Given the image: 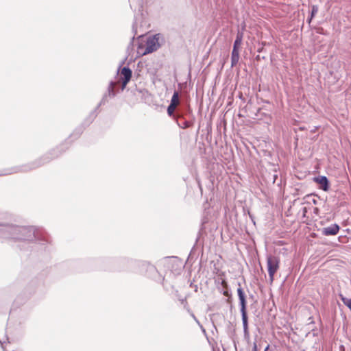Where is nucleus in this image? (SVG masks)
Here are the masks:
<instances>
[{
    "mask_svg": "<svg viewBox=\"0 0 351 351\" xmlns=\"http://www.w3.org/2000/svg\"><path fill=\"white\" fill-rule=\"evenodd\" d=\"M116 82L113 80L110 81L106 93L103 95L101 101L99 103V106H104L108 102V98L114 97L119 93L121 92L119 89L115 90Z\"/></svg>",
    "mask_w": 351,
    "mask_h": 351,
    "instance_id": "ddd939ff",
    "label": "nucleus"
},
{
    "mask_svg": "<svg viewBox=\"0 0 351 351\" xmlns=\"http://www.w3.org/2000/svg\"><path fill=\"white\" fill-rule=\"evenodd\" d=\"M217 289L224 296H231L232 295V291H231V289L228 285L221 287H217Z\"/></svg>",
    "mask_w": 351,
    "mask_h": 351,
    "instance_id": "aec40b11",
    "label": "nucleus"
},
{
    "mask_svg": "<svg viewBox=\"0 0 351 351\" xmlns=\"http://www.w3.org/2000/svg\"><path fill=\"white\" fill-rule=\"evenodd\" d=\"M167 113L182 129L192 128L195 124V117L189 102L180 101L177 90L173 91L170 103L167 108Z\"/></svg>",
    "mask_w": 351,
    "mask_h": 351,
    "instance_id": "f03ea898",
    "label": "nucleus"
},
{
    "mask_svg": "<svg viewBox=\"0 0 351 351\" xmlns=\"http://www.w3.org/2000/svg\"><path fill=\"white\" fill-rule=\"evenodd\" d=\"M195 291H197V285H195Z\"/></svg>",
    "mask_w": 351,
    "mask_h": 351,
    "instance_id": "864d4df0",
    "label": "nucleus"
},
{
    "mask_svg": "<svg viewBox=\"0 0 351 351\" xmlns=\"http://www.w3.org/2000/svg\"><path fill=\"white\" fill-rule=\"evenodd\" d=\"M339 297L340 300L342 301L343 304L346 306L349 310L351 311V298H347L344 296L342 293L339 294Z\"/></svg>",
    "mask_w": 351,
    "mask_h": 351,
    "instance_id": "412c9836",
    "label": "nucleus"
},
{
    "mask_svg": "<svg viewBox=\"0 0 351 351\" xmlns=\"http://www.w3.org/2000/svg\"><path fill=\"white\" fill-rule=\"evenodd\" d=\"M319 208H314V213L317 214L318 212H319Z\"/></svg>",
    "mask_w": 351,
    "mask_h": 351,
    "instance_id": "a18cd8bd",
    "label": "nucleus"
},
{
    "mask_svg": "<svg viewBox=\"0 0 351 351\" xmlns=\"http://www.w3.org/2000/svg\"><path fill=\"white\" fill-rule=\"evenodd\" d=\"M280 184H281V182L278 183L277 185L279 186H280Z\"/></svg>",
    "mask_w": 351,
    "mask_h": 351,
    "instance_id": "6e6d98bb",
    "label": "nucleus"
},
{
    "mask_svg": "<svg viewBox=\"0 0 351 351\" xmlns=\"http://www.w3.org/2000/svg\"><path fill=\"white\" fill-rule=\"evenodd\" d=\"M250 298H253V297H254V296H253V295H250Z\"/></svg>",
    "mask_w": 351,
    "mask_h": 351,
    "instance_id": "4d7b16f0",
    "label": "nucleus"
},
{
    "mask_svg": "<svg viewBox=\"0 0 351 351\" xmlns=\"http://www.w3.org/2000/svg\"><path fill=\"white\" fill-rule=\"evenodd\" d=\"M308 333H312L313 337H317L319 335L318 329L316 327H315L313 329H311V332H309Z\"/></svg>",
    "mask_w": 351,
    "mask_h": 351,
    "instance_id": "c85d7f7f",
    "label": "nucleus"
},
{
    "mask_svg": "<svg viewBox=\"0 0 351 351\" xmlns=\"http://www.w3.org/2000/svg\"><path fill=\"white\" fill-rule=\"evenodd\" d=\"M215 270L216 271V273L219 272V268H217L216 267H215Z\"/></svg>",
    "mask_w": 351,
    "mask_h": 351,
    "instance_id": "de8ad7c7",
    "label": "nucleus"
},
{
    "mask_svg": "<svg viewBox=\"0 0 351 351\" xmlns=\"http://www.w3.org/2000/svg\"><path fill=\"white\" fill-rule=\"evenodd\" d=\"M308 320L309 321L308 325H311V324H315V321H314V319L312 316L309 317Z\"/></svg>",
    "mask_w": 351,
    "mask_h": 351,
    "instance_id": "f704fd0d",
    "label": "nucleus"
},
{
    "mask_svg": "<svg viewBox=\"0 0 351 351\" xmlns=\"http://www.w3.org/2000/svg\"><path fill=\"white\" fill-rule=\"evenodd\" d=\"M165 42L166 38L163 34L156 33L149 36L146 39L143 54H149L156 51Z\"/></svg>",
    "mask_w": 351,
    "mask_h": 351,
    "instance_id": "0eeeda50",
    "label": "nucleus"
},
{
    "mask_svg": "<svg viewBox=\"0 0 351 351\" xmlns=\"http://www.w3.org/2000/svg\"><path fill=\"white\" fill-rule=\"evenodd\" d=\"M48 272L46 270L36 275H29L26 271H22L18 278L19 285L25 284L21 293L17 295L14 301V305L19 306L25 303L38 289L45 286V279Z\"/></svg>",
    "mask_w": 351,
    "mask_h": 351,
    "instance_id": "20e7f679",
    "label": "nucleus"
},
{
    "mask_svg": "<svg viewBox=\"0 0 351 351\" xmlns=\"http://www.w3.org/2000/svg\"><path fill=\"white\" fill-rule=\"evenodd\" d=\"M313 195V193H311V194H308V195H306L305 196V198H308V197H310L311 196H312Z\"/></svg>",
    "mask_w": 351,
    "mask_h": 351,
    "instance_id": "49530a36",
    "label": "nucleus"
},
{
    "mask_svg": "<svg viewBox=\"0 0 351 351\" xmlns=\"http://www.w3.org/2000/svg\"><path fill=\"white\" fill-rule=\"evenodd\" d=\"M341 228L340 226L337 223H332L329 226L324 227L319 230L324 236H335L337 235Z\"/></svg>",
    "mask_w": 351,
    "mask_h": 351,
    "instance_id": "2eb2a0df",
    "label": "nucleus"
},
{
    "mask_svg": "<svg viewBox=\"0 0 351 351\" xmlns=\"http://www.w3.org/2000/svg\"><path fill=\"white\" fill-rule=\"evenodd\" d=\"M238 288L237 289V296L239 302L240 312L241 315L242 324L245 338L250 337L249 322L247 315V296L244 289L241 287V282H238Z\"/></svg>",
    "mask_w": 351,
    "mask_h": 351,
    "instance_id": "423d86ee",
    "label": "nucleus"
},
{
    "mask_svg": "<svg viewBox=\"0 0 351 351\" xmlns=\"http://www.w3.org/2000/svg\"><path fill=\"white\" fill-rule=\"evenodd\" d=\"M311 202L315 205H317L318 204V200L315 198L312 199Z\"/></svg>",
    "mask_w": 351,
    "mask_h": 351,
    "instance_id": "ea45409f",
    "label": "nucleus"
},
{
    "mask_svg": "<svg viewBox=\"0 0 351 351\" xmlns=\"http://www.w3.org/2000/svg\"><path fill=\"white\" fill-rule=\"evenodd\" d=\"M135 259L128 257H114V272H132Z\"/></svg>",
    "mask_w": 351,
    "mask_h": 351,
    "instance_id": "6e6552de",
    "label": "nucleus"
},
{
    "mask_svg": "<svg viewBox=\"0 0 351 351\" xmlns=\"http://www.w3.org/2000/svg\"><path fill=\"white\" fill-rule=\"evenodd\" d=\"M233 343H234V347L236 348V347H237V346H236V341H235L234 340H233Z\"/></svg>",
    "mask_w": 351,
    "mask_h": 351,
    "instance_id": "603ef678",
    "label": "nucleus"
},
{
    "mask_svg": "<svg viewBox=\"0 0 351 351\" xmlns=\"http://www.w3.org/2000/svg\"><path fill=\"white\" fill-rule=\"evenodd\" d=\"M318 9H319L318 5H313L311 6V12H310L309 14L315 16L316 14H317Z\"/></svg>",
    "mask_w": 351,
    "mask_h": 351,
    "instance_id": "393cba45",
    "label": "nucleus"
},
{
    "mask_svg": "<svg viewBox=\"0 0 351 351\" xmlns=\"http://www.w3.org/2000/svg\"><path fill=\"white\" fill-rule=\"evenodd\" d=\"M217 283L219 285H221V287L228 285L226 278H221V281H219V280L217 281Z\"/></svg>",
    "mask_w": 351,
    "mask_h": 351,
    "instance_id": "c756f323",
    "label": "nucleus"
},
{
    "mask_svg": "<svg viewBox=\"0 0 351 351\" xmlns=\"http://www.w3.org/2000/svg\"><path fill=\"white\" fill-rule=\"evenodd\" d=\"M252 351H258V346H257V344H256V342H254V343H253V346H252Z\"/></svg>",
    "mask_w": 351,
    "mask_h": 351,
    "instance_id": "c9c22d12",
    "label": "nucleus"
},
{
    "mask_svg": "<svg viewBox=\"0 0 351 351\" xmlns=\"http://www.w3.org/2000/svg\"><path fill=\"white\" fill-rule=\"evenodd\" d=\"M300 130H304V127H300Z\"/></svg>",
    "mask_w": 351,
    "mask_h": 351,
    "instance_id": "3c124183",
    "label": "nucleus"
},
{
    "mask_svg": "<svg viewBox=\"0 0 351 351\" xmlns=\"http://www.w3.org/2000/svg\"><path fill=\"white\" fill-rule=\"evenodd\" d=\"M313 182L317 184L318 189L328 192L330 189V182L326 176H316L313 177Z\"/></svg>",
    "mask_w": 351,
    "mask_h": 351,
    "instance_id": "4468645a",
    "label": "nucleus"
},
{
    "mask_svg": "<svg viewBox=\"0 0 351 351\" xmlns=\"http://www.w3.org/2000/svg\"><path fill=\"white\" fill-rule=\"evenodd\" d=\"M254 59L256 60V61H260L261 60H265L266 59V57L263 56H260L259 54L256 55L254 58Z\"/></svg>",
    "mask_w": 351,
    "mask_h": 351,
    "instance_id": "473e14b6",
    "label": "nucleus"
},
{
    "mask_svg": "<svg viewBox=\"0 0 351 351\" xmlns=\"http://www.w3.org/2000/svg\"><path fill=\"white\" fill-rule=\"evenodd\" d=\"M143 36V34H141V35H139V36H137V38H142Z\"/></svg>",
    "mask_w": 351,
    "mask_h": 351,
    "instance_id": "09e8293b",
    "label": "nucleus"
},
{
    "mask_svg": "<svg viewBox=\"0 0 351 351\" xmlns=\"http://www.w3.org/2000/svg\"><path fill=\"white\" fill-rule=\"evenodd\" d=\"M315 18L314 16L313 15H311V14H308V16H307V19H306V23L310 24L312 21V20Z\"/></svg>",
    "mask_w": 351,
    "mask_h": 351,
    "instance_id": "72a5a7b5",
    "label": "nucleus"
},
{
    "mask_svg": "<svg viewBox=\"0 0 351 351\" xmlns=\"http://www.w3.org/2000/svg\"><path fill=\"white\" fill-rule=\"evenodd\" d=\"M245 210L247 211V215H248L250 219H251L252 222L255 225L256 221H255V217H254V215L250 212V210L248 208L243 207V212L245 215Z\"/></svg>",
    "mask_w": 351,
    "mask_h": 351,
    "instance_id": "5701e85b",
    "label": "nucleus"
},
{
    "mask_svg": "<svg viewBox=\"0 0 351 351\" xmlns=\"http://www.w3.org/2000/svg\"><path fill=\"white\" fill-rule=\"evenodd\" d=\"M132 33L134 34V36L133 37L131 38V40L127 47V51H133L134 49V41H135V36L137 35V23H136V20L134 19V21H133L132 23Z\"/></svg>",
    "mask_w": 351,
    "mask_h": 351,
    "instance_id": "dca6fc26",
    "label": "nucleus"
},
{
    "mask_svg": "<svg viewBox=\"0 0 351 351\" xmlns=\"http://www.w3.org/2000/svg\"><path fill=\"white\" fill-rule=\"evenodd\" d=\"M133 273L139 274L146 276L154 281L160 283L165 287V276H163L157 269L156 266L149 262L142 260H136L134 265Z\"/></svg>",
    "mask_w": 351,
    "mask_h": 351,
    "instance_id": "39448f33",
    "label": "nucleus"
},
{
    "mask_svg": "<svg viewBox=\"0 0 351 351\" xmlns=\"http://www.w3.org/2000/svg\"><path fill=\"white\" fill-rule=\"evenodd\" d=\"M130 1V6L132 10L136 12L138 10V12H141L143 9V0H137L136 3H134L133 2V0H129Z\"/></svg>",
    "mask_w": 351,
    "mask_h": 351,
    "instance_id": "6ab92c4d",
    "label": "nucleus"
},
{
    "mask_svg": "<svg viewBox=\"0 0 351 351\" xmlns=\"http://www.w3.org/2000/svg\"><path fill=\"white\" fill-rule=\"evenodd\" d=\"M262 108L265 109L264 107H263V108H258V109H257V111H256V114H255V115H256V116L258 117L259 115H261V116H265H265L267 115V114H266V113H264V112H263V113H261V111Z\"/></svg>",
    "mask_w": 351,
    "mask_h": 351,
    "instance_id": "7c9ffc66",
    "label": "nucleus"
},
{
    "mask_svg": "<svg viewBox=\"0 0 351 351\" xmlns=\"http://www.w3.org/2000/svg\"><path fill=\"white\" fill-rule=\"evenodd\" d=\"M261 45H262V46L257 49V52L258 53L265 52V49L264 48V46L266 45V43L265 42H262Z\"/></svg>",
    "mask_w": 351,
    "mask_h": 351,
    "instance_id": "bb28decb",
    "label": "nucleus"
},
{
    "mask_svg": "<svg viewBox=\"0 0 351 351\" xmlns=\"http://www.w3.org/2000/svg\"><path fill=\"white\" fill-rule=\"evenodd\" d=\"M191 316L193 317V319H194L197 323H199V321L197 320V317L193 313H191Z\"/></svg>",
    "mask_w": 351,
    "mask_h": 351,
    "instance_id": "a19ab883",
    "label": "nucleus"
},
{
    "mask_svg": "<svg viewBox=\"0 0 351 351\" xmlns=\"http://www.w3.org/2000/svg\"><path fill=\"white\" fill-rule=\"evenodd\" d=\"M278 176L277 174L273 175V183H275L276 182V180L278 179Z\"/></svg>",
    "mask_w": 351,
    "mask_h": 351,
    "instance_id": "58836bf2",
    "label": "nucleus"
},
{
    "mask_svg": "<svg viewBox=\"0 0 351 351\" xmlns=\"http://www.w3.org/2000/svg\"><path fill=\"white\" fill-rule=\"evenodd\" d=\"M70 146L71 142L65 140L64 142L56 147L49 149L45 154L36 158L34 161L24 165L14 166L9 169L0 170V176L11 175L16 173H26L41 167L49 163L53 160L60 157L70 147Z\"/></svg>",
    "mask_w": 351,
    "mask_h": 351,
    "instance_id": "7ed1b4c3",
    "label": "nucleus"
},
{
    "mask_svg": "<svg viewBox=\"0 0 351 351\" xmlns=\"http://www.w3.org/2000/svg\"><path fill=\"white\" fill-rule=\"evenodd\" d=\"M124 64V60H123L117 71V76L116 77V82H121V85L119 88L121 91H123L125 88L127 84L131 80L132 75V71L128 66H125L122 67V64Z\"/></svg>",
    "mask_w": 351,
    "mask_h": 351,
    "instance_id": "1a4fd4ad",
    "label": "nucleus"
},
{
    "mask_svg": "<svg viewBox=\"0 0 351 351\" xmlns=\"http://www.w3.org/2000/svg\"><path fill=\"white\" fill-rule=\"evenodd\" d=\"M302 215L304 217L308 212V209L306 207H304V208H302Z\"/></svg>",
    "mask_w": 351,
    "mask_h": 351,
    "instance_id": "e433bc0d",
    "label": "nucleus"
},
{
    "mask_svg": "<svg viewBox=\"0 0 351 351\" xmlns=\"http://www.w3.org/2000/svg\"><path fill=\"white\" fill-rule=\"evenodd\" d=\"M293 191H294L293 193V195L294 196L299 195H300L302 193V191H301L300 188L295 187Z\"/></svg>",
    "mask_w": 351,
    "mask_h": 351,
    "instance_id": "cd10ccee",
    "label": "nucleus"
},
{
    "mask_svg": "<svg viewBox=\"0 0 351 351\" xmlns=\"http://www.w3.org/2000/svg\"><path fill=\"white\" fill-rule=\"evenodd\" d=\"M345 350V347L343 345H341L339 346V351H344Z\"/></svg>",
    "mask_w": 351,
    "mask_h": 351,
    "instance_id": "79ce46f5",
    "label": "nucleus"
},
{
    "mask_svg": "<svg viewBox=\"0 0 351 351\" xmlns=\"http://www.w3.org/2000/svg\"><path fill=\"white\" fill-rule=\"evenodd\" d=\"M226 297H227L226 302L231 304L232 301V295L231 296H226Z\"/></svg>",
    "mask_w": 351,
    "mask_h": 351,
    "instance_id": "4c0bfd02",
    "label": "nucleus"
},
{
    "mask_svg": "<svg viewBox=\"0 0 351 351\" xmlns=\"http://www.w3.org/2000/svg\"><path fill=\"white\" fill-rule=\"evenodd\" d=\"M240 48L233 47L231 52V56L240 57Z\"/></svg>",
    "mask_w": 351,
    "mask_h": 351,
    "instance_id": "b1692460",
    "label": "nucleus"
},
{
    "mask_svg": "<svg viewBox=\"0 0 351 351\" xmlns=\"http://www.w3.org/2000/svg\"><path fill=\"white\" fill-rule=\"evenodd\" d=\"M267 269L269 276V284L272 285L274 280V276L280 268V258L277 256L267 254Z\"/></svg>",
    "mask_w": 351,
    "mask_h": 351,
    "instance_id": "9b49d317",
    "label": "nucleus"
},
{
    "mask_svg": "<svg viewBox=\"0 0 351 351\" xmlns=\"http://www.w3.org/2000/svg\"><path fill=\"white\" fill-rule=\"evenodd\" d=\"M261 269H263V268H261ZM262 272L264 274V276H265V278H266V274L264 272V271H263V270H262Z\"/></svg>",
    "mask_w": 351,
    "mask_h": 351,
    "instance_id": "8fccbe9b",
    "label": "nucleus"
},
{
    "mask_svg": "<svg viewBox=\"0 0 351 351\" xmlns=\"http://www.w3.org/2000/svg\"><path fill=\"white\" fill-rule=\"evenodd\" d=\"M317 32L318 34H319L326 35V30H324V28H322V27H319V28L317 29Z\"/></svg>",
    "mask_w": 351,
    "mask_h": 351,
    "instance_id": "2f4dec72",
    "label": "nucleus"
},
{
    "mask_svg": "<svg viewBox=\"0 0 351 351\" xmlns=\"http://www.w3.org/2000/svg\"><path fill=\"white\" fill-rule=\"evenodd\" d=\"M239 60V57L231 56V67L235 66Z\"/></svg>",
    "mask_w": 351,
    "mask_h": 351,
    "instance_id": "a878e982",
    "label": "nucleus"
},
{
    "mask_svg": "<svg viewBox=\"0 0 351 351\" xmlns=\"http://www.w3.org/2000/svg\"><path fill=\"white\" fill-rule=\"evenodd\" d=\"M261 102L262 103H265V104H269V101L268 100H265V99H261Z\"/></svg>",
    "mask_w": 351,
    "mask_h": 351,
    "instance_id": "37998d69",
    "label": "nucleus"
},
{
    "mask_svg": "<svg viewBox=\"0 0 351 351\" xmlns=\"http://www.w3.org/2000/svg\"><path fill=\"white\" fill-rule=\"evenodd\" d=\"M243 38V29H238L236 35V38L233 43V47L240 48L241 47L242 41Z\"/></svg>",
    "mask_w": 351,
    "mask_h": 351,
    "instance_id": "a211bd4d",
    "label": "nucleus"
},
{
    "mask_svg": "<svg viewBox=\"0 0 351 351\" xmlns=\"http://www.w3.org/2000/svg\"><path fill=\"white\" fill-rule=\"evenodd\" d=\"M90 262L95 265L96 269L114 272V257H99L92 259Z\"/></svg>",
    "mask_w": 351,
    "mask_h": 351,
    "instance_id": "9d476101",
    "label": "nucleus"
},
{
    "mask_svg": "<svg viewBox=\"0 0 351 351\" xmlns=\"http://www.w3.org/2000/svg\"><path fill=\"white\" fill-rule=\"evenodd\" d=\"M287 280V277L284 279L283 282H285Z\"/></svg>",
    "mask_w": 351,
    "mask_h": 351,
    "instance_id": "5fc2aeb1",
    "label": "nucleus"
},
{
    "mask_svg": "<svg viewBox=\"0 0 351 351\" xmlns=\"http://www.w3.org/2000/svg\"><path fill=\"white\" fill-rule=\"evenodd\" d=\"M204 222H202V227H201V228L199 229V232H198V234H197V238H196L195 243V245L193 246V247H192V249H191V252H190L189 256H191V255L194 253V252L195 251V250H196L197 243L198 242V241H199V238H200V237H201V235H202V231L204 230Z\"/></svg>",
    "mask_w": 351,
    "mask_h": 351,
    "instance_id": "4be33fe9",
    "label": "nucleus"
},
{
    "mask_svg": "<svg viewBox=\"0 0 351 351\" xmlns=\"http://www.w3.org/2000/svg\"><path fill=\"white\" fill-rule=\"evenodd\" d=\"M0 234L7 240L34 243L36 247L39 248L45 256L50 255L54 250L51 237L43 229L0 222Z\"/></svg>",
    "mask_w": 351,
    "mask_h": 351,
    "instance_id": "f257e3e1",
    "label": "nucleus"
},
{
    "mask_svg": "<svg viewBox=\"0 0 351 351\" xmlns=\"http://www.w3.org/2000/svg\"><path fill=\"white\" fill-rule=\"evenodd\" d=\"M270 346L269 344L265 348L264 351H268L269 350Z\"/></svg>",
    "mask_w": 351,
    "mask_h": 351,
    "instance_id": "c03bdc74",
    "label": "nucleus"
},
{
    "mask_svg": "<svg viewBox=\"0 0 351 351\" xmlns=\"http://www.w3.org/2000/svg\"><path fill=\"white\" fill-rule=\"evenodd\" d=\"M101 106H99L98 104L96 107L90 112L88 115L84 118L87 122H89L91 124L94 121L99 112V109Z\"/></svg>",
    "mask_w": 351,
    "mask_h": 351,
    "instance_id": "f3484780",
    "label": "nucleus"
},
{
    "mask_svg": "<svg viewBox=\"0 0 351 351\" xmlns=\"http://www.w3.org/2000/svg\"><path fill=\"white\" fill-rule=\"evenodd\" d=\"M90 125V123L89 122H87V121L85 119H84L82 123L73 130L72 133L66 140H67L69 142H71V145L73 141H76L81 136L84 131L88 127H89Z\"/></svg>",
    "mask_w": 351,
    "mask_h": 351,
    "instance_id": "f8f14e48",
    "label": "nucleus"
}]
</instances>
